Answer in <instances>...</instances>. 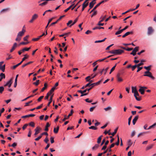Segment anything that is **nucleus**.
I'll use <instances>...</instances> for the list:
<instances>
[{
    "instance_id": "1",
    "label": "nucleus",
    "mask_w": 156,
    "mask_h": 156,
    "mask_svg": "<svg viewBox=\"0 0 156 156\" xmlns=\"http://www.w3.org/2000/svg\"><path fill=\"white\" fill-rule=\"evenodd\" d=\"M26 31L25 29L22 30L21 31L19 32L18 33L17 37L16 39V41H20L21 39V37L24 34Z\"/></svg>"
},
{
    "instance_id": "2",
    "label": "nucleus",
    "mask_w": 156,
    "mask_h": 156,
    "mask_svg": "<svg viewBox=\"0 0 156 156\" xmlns=\"http://www.w3.org/2000/svg\"><path fill=\"white\" fill-rule=\"evenodd\" d=\"M124 52V51L123 50L120 49L113 50L109 51V52L110 53L118 55H121Z\"/></svg>"
},
{
    "instance_id": "3",
    "label": "nucleus",
    "mask_w": 156,
    "mask_h": 156,
    "mask_svg": "<svg viewBox=\"0 0 156 156\" xmlns=\"http://www.w3.org/2000/svg\"><path fill=\"white\" fill-rule=\"evenodd\" d=\"M24 57L22 58V60L18 64H16V65H14L13 66V69H15L18 66L20 65L22 62L26 59H27L28 57V56L27 55H24Z\"/></svg>"
},
{
    "instance_id": "4",
    "label": "nucleus",
    "mask_w": 156,
    "mask_h": 156,
    "mask_svg": "<svg viewBox=\"0 0 156 156\" xmlns=\"http://www.w3.org/2000/svg\"><path fill=\"white\" fill-rule=\"evenodd\" d=\"M154 31V30L151 27H149L147 28V34L148 35H151Z\"/></svg>"
},
{
    "instance_id": "5",
    "label": "nucleus",
    "mask_w": 156,
    "mask_h": 156,
    "mask_svg": "<svg viewBox=\"0 0 156 156\" xmlns=\"http://www.w3.org/2000/svg\"><path fill=\"white\" fill-rule=\"evenodd\" d=\"M139 47H136L133 50L131 53H130L131 55L135 56L136 55V52L138 51Z\"/></svg>"
},
{
    "instance_id": "6",
    "label": "nucleus",
    "mask_w": 156,
    "mask_h": 156,
    "mask_svg": "<svg viewBox=\"0 0 156 156\" xmlns=\"http://www.w3.org/2000/svg\"><path fill=\"white\" fill-rule=\"evenodd\" d=\"M38 17V15L36 14H34L32 16L31 19L29 21L30 23H32L34 20L36 19Z\"/></svg>"
},
{
    "instance_id": "7",
    "label": "nucleus",
    "mask_w": 156,
    "mask_h": 156,
    "mask_svg": "<svg viewBox=\"0 0 156 156\" xmlns=\"http://www.w3.org/2000/svg\"><path fill=\"white\" fill-rule=\"evenodd\" d=\"M128 27H129L128 26H126L123 29L120 30L119 31L116 32L115 33V34L117 35L121 34L123 31L127 29L128 28Z\"/></svg>"
},
{
    "instance_id": "8",
    "label": "nucleus",
    "mask_w": 156,
    "mask_h": 156,
    "mask_svg": "<svg viewBox=\"0 0 156 156\" xmlns=\"http://www.w3.org/2000/svg\"><path fill=\"white\" fill-rule=\"evenodd\" d=\"M45 135H46L47 136H48V134L47 132H43L41 133L40 136H39L37 138H35V140L36 141H38L42 137V136Z\"/></svg>"
},
{
    "instance_id": "9",
    "label": "nucleus",
    "mask_w": 156,
    "mask_h": 156,
    "mask_svg": "<svg viewBox=\"0 0 156 156\" xmlns=\"http://www.w3.org/2000/svg\"><path fill=\"white\" fill-rule=\"evenodd\" d=\"M134 95L136 100L138 101H140L141 100V99L140 97L139 98L137 97L138 96H139V94L138 91L136 93H134Z\"/></svg>"
},
{
    "instance_id": "10",
    "label": "nucleus",
    "mask_w": 156,
    "mask_h": 156,
    "mask_svg": "<svg viewBox=\"0 0 156 156\" xmlns=\"http://www.w3.org/2000/svg\"><path fill=\"white\" fill-rule=\"evenodd\" d=\"M65 16V15H63L61 16L60 18L58 19L55 22L52 23H51L50 25V26H52V25H54L56 23H57L63 17Z\"/></svg>"
},
{
    "instance_id": "11",
    "label": "nucleus",
    "mask_w": 156,
    "mask_h": 156,
    "mask_svg": "<svg viewBox=\"0 0 156 156\" xmlns=\"http://www.w3.org/2000/svg\"><path fill=\"white\" fill-rule=\"evenodd\" d=\"M41 130V128L39 127H37L36 129H35V133L34 134L35 135H36L38 134L40 131Z\"/></svg>"
},
{
    "instance_id": "12",
    "label": "nucleus",
    "mask_w": 156,
    "mask_h": 156,
    "mask_svg": "<svg viewBox=\"0 0 156 156\" xmlns=\"http://www.w3.org/2000/svg\"><path fill=\"white\" fill-rule=\"evenodd\" d=\"M144 76H147L151 78L152 79L154 80L155 79V78L154 77L152 76V74L151 73L149 72V73H148L147 74H145L144 75Z\"/></svg>"
},
{
    "instance_id": "13",
    "label": "nucleus",
    "mask_w": 156,
    "mask_h": 156,
    "mask_svg": "<svg viewBox=\"0 0 156 156\" xmlns=\"http://www.w3.org/2000/svg\"><path fill=\"white\" fill-rule=\"evenodd\" d=\"M12 79L11 78L7 83L4 85L5 86H8L9 87H10L12 85Z\"/></svg>"
},
{
    "instance_id": "14",
    "label": "nucleus",
    "mask_w": 156,
    "mask_h": 156,
    "mask_svg": "<svg viewBox=\"0 0 156 156\" xmlns=\"http://www.w3.org/2000/svg\"><path fill=\"white\" fill-rule=\"evenodd\" d=\"M17 44L16 43H14L13 46L12 47V49L10 50V52H12L17 47Z\"/></svg>"
},
{
    "instance_id": "15",
    "label": "nucleus",
    "mask_w": 156,
    "mask_h": 156,
    "mask_svg": "<svg viewBox=\"0 0 156 156\" xmlns=\"http://www.w3.org/2000/svg\"><path fill=\"white\" fill-rule=\"evenodd\" d=\"M133 33V32L132 31L128 32L126 33L124 35L122 36L123 38L125 37L126 36L130 34H132Z\"/></svg>"
},
{
    "instance_id": "16",
    "label": "nucleus",
    "mask_w": 156,
    "mask_h": 156,
    "mask_svg": "<svg viewBox=\"0 0 156 156\" xmlns=\"http://www.w3.org/2000/svg\"><path fill=\"white\" fill-rule=\"evenodd\" d=\"M138 117L139 116L138 115H136L135 116L134 118L133 119V125H134L136 123L138 118Z\"/></svg>"
},
{
    "instance_id": "17",
    "label": "nucleus",
    "mask_w": 156,
    "mask_h": 156,
    "mask_svg": "<svg viewBox=\"0 0 156 156\" xmlns=\"http://www.w3.org/2000/svg\"><path fill=\"white\" fill-rule=\"evenodd\" d=\"M88 3H86L84 2L83 3V7L82 9V11H83L84 9L85 8H86L88 5Z\"/></svg>"
},
{
    "instance_id": "18",
    "label": "nucleus",
    "mask_w": 156,
    "mask_h": 156,
    "mask_svg": "<svg viewBox=\"0 0 156 156\" xmlns=\"http://www.w3.org/2000/svg\"><path fill=\"white\" fill-rule=\"evenodd\" d=\"M140 88L139 90V91L140 93L141 94H143L144 93L145 89H143V87H142L141 86H140Z\"/></svg>"
},
{
    "instance_id": "19",
    "label": "nucleus",
    "mask_w": 156,
    "mask_h": 156,
    "mask_svg": "<svg viewBox=\"0 0 156 156\" xmlns=\"http://www.w3.org/2000/svg\"><path fill=\"white\" fill-rule=\"evenodd\" d=\"M113 56V55H109V56H107V57H105V58H103V59H99V60H97V62H98H98H101L103 61H104V60H105V59H107V58H110V57H112V56Z\"/></svg>"
},
{
    "instance_id": "20",
    "label": "nucleus",
    "mask_w": 156,
    "mask_h": 156,
    "mask_svg": "<svg viewBox=\"0 0 156 156\" xmlns=\"http://www.w3.org/2000/svg\"><path fill=\"white\" fill-rule=\"evenodd\" d=\"M5 69V65L2 66L0 65V70H1L2 72H4Z\"/></svg>"
},
{
    "instance_id": "21",
    "label": "nucleus",
    "mask_w": 156,
    "mask_h": 156,
    "mask_svg": "<svg viewBox=\"0 0 156 156\" xmlns=\"http://www.w3.org/2000/svg\"><path fill=\"white\" fill-rule=\"evenodd\" d=\"M101 4V2H100V3H98V4H97L94 7V8L91 11V12H90V13H91V12H93V11H94Z\"/></svg>"
},
{
    "instance_id": "22",
    "label": "nucleus",
    "mask_w": 156,
    "mask_h": 156,
    "mask_svg": "<svg viewBox=\"0 0 156 156\" xmlns=\"http://www.w3.org/2000/svg\"><path fill=\"white\" fill-rule=\"evenodd\" d=\"M118 129V128H116L114 130V131L112 133H109L108 135H112V136H113L115 135Z\"/></svg>"
},
{
    "instance_id": "23",
    "label": "nucleus",
    "mask_w": 156,
    "mask_h": 156,
    "mask_svg": "<svg viewBox=\"0 0 156 156\" xmlns=\"http://www.w3.org/2000/svg\"><path fill=\"white\" fill-rule=\"evenodd\" d=\"M132 92L133 93H135L137 92L136 90V87H132Z\"/></svg>"
},
{
    "instance_id": "24",
    "label": "nucleus",
    "mask_w": 156,
    "mask_h": 156,
    "mask_svg": "<svg viewBox=\"0 0 156 156\" xmlns=\"http://www.w3.org/2000/svg\"><path fill=\"white\" fill-rule=\"evenodd\" d=\"M50 126V124L49 123V122H47L46 123V125L45 126V128L44 129L45 131H48V127H49Z\"/></svg>"
},
{
    "instance_id": "25",
    "label": "nucleus",
    "mask_w": 156,
    "mask_h": 156,
    "mask_svg": "<svg viewBox=\"0 0 156 156\" xmlns=\"http://www.w3.org/2000/svg\"><path fill=\"white\" fill-rule=\"evenodd\" d=\"M53 95H54V94H53L51 96L50 98V100H49V101L47 105V106H49L50 104L51 103V102H52V98L53 96Z\"/></svg>"
},
{
    "instance_id": "26",
    "label": "nucleus",
    "mask_w": 156,
    "mask_h": 156,
    "mask_svg": "<svg viewBox=\"0 0 156 156\" xmlns=\"http://www.w3.org/2000/svg\"><path fill=\"white\" fill-rule=\"evenodd\" d=\"M59 129V126H57L56 128H54V132L55 133H57Z\"/></svg>"
},
{
    "instance_id": "27",
    "label": "nucleus",
    "mask_w": 156,
    "mask_h": 156,
    "mask_svg": "<svg viewBox=\"0 0 156 156\" xmlns=\"http://www.w3.org/2000/svg\"><path fill=\"white\" fill-rule=\"evenodd\" d=\"M102 80H100L98 81V82L92 83V85H93L97 86L100 84L101 82L102 81Z\"/></svg>"
},
{
    "instance_id": "28",
    "label": "nucleus",
    "mask_w": 156,
    "mask_h": 156,
    "mask_svg": "<svg viewBox=\"0 0 156 156\" xmlns=\"http://www.w3.org/2000/svg\"><path fill=\"white\" fill-rule=\"evenodd\" d=\"M102 80H100L98 81V82L92 83V85H93L97 86L100 84L101 82L102 81Z\"/></svg>"
},
{
    "instance_id": "29",
    "label": "nucleus",
    "mask_w": 156,
    "mask_h": 156,
    "mask_svg": "<svg viewBox=\"0 0 156 156\" xmlns=\"http://www.w3.org/2000/svg\"><path fill=\"white\" fill-rule=\"evenodd\" d=\"M149 132L147 131L146 132H143L141 133L138 134V135H137V137H139L141 136H143L144 134L148 133Z\"/></svg>"
},
{
    "instance_id": "30",
    "label": "nucleus",
    "mask_w": 156,
    "mask_h": 156,
    "mask_svg": "<svg viewBox=\"0 0 156 156\" xmlns=\"http://www.w3.org/2000/svg\"><path fill=\"white\" fill-rule=\"evenodd\" d=\"M55 87H53L51 89V90L49 92H48V93H49V94H50V95H51V94L55 90Z\"/></svg>"
},
{
    "instance_id": "31",
    "label": "nucleus",
    "mask_w": 156,
    "mask_h": 156,
    "mask_svg": "<svg viewBox=\"0 0 156 156\" xmlns=\"http://www.w3.org/2000/svg\"><path fill=\"white\" fill-rule=\"evenodd\" d=\"M156 126V123H154L153 125H152L150 126L147 129H154V128L155 126Z\"/></svg>"
},
{
    "instance_id": "32",
    "label": "nucleus",
    "mask_w": 156,
    "mask_h": 156,
    "mask_svg": "<svg viewBox=\"0 0 156 156\" xmlns=\"http://www.w3.org/2000/svg\"><path fill=\"white\" fill-rule=\"evenodd\" d=\"M152 66L151 65H150L149 66H144V68L147 70L148 71H149L151 70V67Z\"/></svg>"
},
{
    "instance_id": "33",
    "label": "nucleus",
    "mask_w": 156,
    "mask_h": 156,
    "mask_svg": "<svg viewBox=\"0 0 156 156\" xmlns=\"http://www.w3.org/2000/svg\"><path fill=\"white\" fill-rule=\"evenodd\" d=\"M0 79L2 80L3 79H5V75L4 73H1L0 74Z\"/></svg>"
},
{
    "instance_id": "34",
    "label": "nucleus",
    "mask_w": 156,
    "mask_h": 156,
    "mask_svg": "<svg viewBox=\"0 0 156 156\" xmlns=\"http://www.w3.org/2000/svg\"><path fill=\"white\" fill-rule=\"evenodd\" d=\"M74 4H73L71 5L70 6H69L68 8L64 10V12H66L67 11H68L74 5Z\"/></svg>"
},
{
    "instance_id": "35",
    "label": "nucleus",
    "mask_w": 156,
    "mask_h": 156,
    "mask_svg": "<svg viewBox=\"0 0 156 156\" xmlns=\"http://www.w3.org/2000/svg\"><path fill=\"white\" fill-rule=\"evenodd\" d=\"M30 49V47L28 48H25L21 50V51L23 52H24L25 51H28Z\"/></svg>"
},
{
    "instance_id": "36",
    "label": "nucleus",
    "mask_w": 156,
    "mask_h": 156,
    "mask_svg": "<svg viewBox=\"0 0 156 156\" xmlns=\"http://www.w3.org/2000/svg\"><path fill=\"white\" fill-rule=\"evenodd\" d=\"M47 87V84L45 83L44 84V87L41 90V92H43Z\"/></svg>"
},
{
    "instance_id": "37",
    "label": "nucleus",
    "mask_w": 156,
    "mask_h": 156,
    "mask_svg": "<svg viewBox=\"0 0 156 156\" xmlns=\"http://www.w3.org/2000/svg\"><path fill=\"white\" fill-rule=\"evenodd\" d=\"M10 8H7L5 9H2L1 11V12H5L7 11H8L10 10Z\"/></svg>"
},
{
    "instance_id": "38",
    "label": "nucleus",
    "mask_w": 156,
    "mask_h": 156,
    "mask_svg": "<svg viewBox=\"0 0 156 156\" xmlns=\"http://www.w3.org/2000/svg\"><path fill=\"white\" fill-rule=\"evenodd\" d=\"M106 39V38H105L104 39L101 40H98V41H96L94 42V43H100L104 41Z\"/></svg>"
},
{
    "instance_id": "39",
    "label": "nucleus",
    "mask_w": 156,
    "mask_h": 156,
    "mask_svg": "<svg viewBox=\"0 0 156 156\" xmlns=\"http://www.w3.org/2000/svg\"><path fill=\"white\" fill-rule=\"evenodd\" d=\"M83 0H80L77 3L76 5H74L73 6V7L71 9V10H73L74 9V8L79 4L81 2H82V1H83Z\"/></svg>"
},
{
    "instance_id": "40",
    "label": "nucleus",
    "mask_w": 156,
    "mask_h": 156,
    "mask_svg": "<svg viewBox=\"0 0 156 156\" xmlns=\"http://www.w3.org/2000/svg\"><path fill=\"white\" fill-rule=\"evenodd\" d=\"M116 78L118 82H122L123 81V79L121 77H116Z\"/></svg>"
},
{
    "instance_id": "41",
    "label": "nucleus",
    "mask_w": 156,
    "mask_h": 156,
    "mask_svg": "<svg viewBox=\"0 0 156 156\" xmlns=\"http://www.w3.org/2000/svg\"><path fill=\"white\" fill-rule=\"evenodd\" d=\"M102 135L100 137H98V139L97 140V143L98 144H99L100 142H101V139H102Z\"/></svg>"
},
{
    "instance_id": "42",
    "label": "nucleus",
    "mask_w": 156,
    "mask_h": 156,
    "mask_svg": "<svg viewBox=\"0 0 156 156\" xmlns=\"http://www.w3.org/2000/svg\"><path fill=\"white\" fill-rule=\"evenodd\" d=\"M78 20V17H77L74 21L73 22L71 25H70L69 27H71L72 26L74 25L75 23H76V22H77V21Z\"/></svg>"
},
{
    "instance_id": "43",
    "label": "nucleus",
    "mask_w": 156,
    "mask_h": 156,
    "mask_svg": "<svg viewBox=\"0 0 156 156\" xmlns=\"http://www.w3.org/2000/svg\"><path fill=\"white\" fill-rule=\"evenodd\" d=\"M104 29V27H96L93 28V30H95L97 29Z\"/></svg>"
},
{
    "instance_id": "44",
    "label": "nucleus",
    "mask_w": 156,
    "mask_h": 156,
    "mask_svg": "<svg viewBox=\"0 0 156 156\" xmlns=\"http://www.w3.org/2000/svg\"><path fill=\"white\" fill-rule=\"evenodd\" d=\"M99 147V145L98 144H96L95 145L94 147H93L92 148V149L93 150H94L95 149H97Z\"/></svg>"
},
{
    "instance_id": "45",
    "label": "nucleus",
    "mask_w": 156,
    "mask_h": 156,
    "mask_svg": "<svg viewBox=\"0 0 156 156\" xmlns=\"http://www.w3.org/2000/svg\"><path fill=\"white\" fill-rule=\"evenodd\" d=\"M89 129H92L93 130H96L97 128L94 126H91L89 127Z\"/></svg>"
},
{
    "instance_id": "46",
    "label": "nucleus",
    "mask_w": 156,
    "mask_h": 156,
    "mask_svg": "<svg viewBox=\"0 0 156 156\" xmlns=\"http://www.w3.org/2000/svg\"><path fill=\"white\" fill-rule=\"evenodd\" d=\"M39 81L40 80H37L36 82H34L33 84L36 86H37L39 84Z\"/></svg>"
},
{
    "instance_id": "47",
    "label": "nucleus",
    "mask_w": 156,
    "mask_h": 156,
    "mask_svg": "<svg viewBox=\"0 0 156 156\" xmlns=\"http://www.w3.org/2000/svg\"><path fill=\"white\" fill-rule=\"evenodd\" d=\"M48 3V2H44L42 3H41L39 5L41 6H43L44 5H46Z\"/></svg>"
},
{
    "instance_id": "48",
    "label": "nucleus",
    "mask_w": 156,
    "mask_h": 156,
    "mask_svg": "<svg viewBox=\"0 0 156 156\" xmlns=\"http://www.w3.org/2000/svg\"><path fill=\"white\" fill-rule=\"evenodd\" d=\"M29 125L32 127H34L35 126V123L34 122H31L29 123Z\"/></svg>"
},
{
    "instance_id": "49",
    "label": "nucleus",
    "mask_w": 156,
    "mask_h": 156,
    "mask_svg": "<svg viewBox=\"0 0 156 156\" xmlns=\"http://www.w3.org/2000/svg\"><path fill=\"white\" fill-rule=\"evenodd\" d=\"M132 116H131L128 119V124L129 125L130 124L132 118Z\"/></svg>"
},
{
    "instance_id": "50",
    "label": "nucleus",
    "mask_w": 156,
    "mask_h": 156,
    "mask_svg": "<svg viewBox=\"0 0 156 156\" xmlns=\"http://www.w3.org/2000/svg\"><path fill=\"white\" fill-rule=\"evenodd\" d=\"M133 143L131 141V140H129L128 141V144L129 146H131L132 144Z\"/></svg>"
},
{
    "instance_id": "51",
    "label": "nucleus",
    "mask_w": 156,
    "mask_h": 156,
    "mask_svg": "<svg viewBox=\"0 0 156 156\" xmlns=\"http://www.w3.org/2000/svg\"><path fill=\"white\" fill-rule=\"evenodd\" d=\"M90 86H91V87L89 88V89H87V91H88V92H89V91L91 90L92 89L93 87H94V86H95V85H92V84H91L90 85Z\"/></svg>"
},
{
    "instance_id": "52",
    "label": "nucleus",
    "mask_w": 156,
    "mask_h": 156,
    "mask_svg": "<svg viewBox=\"0 0 156 156\" xmlns=\"http://www.w3.org/2000/svg\"><path fill=\"white\" fill-rule=\"evenodd\" d=\"M64 117V118L62 120V121H65L66 120L68 119L69 118L68 116H67L66 115H65Z\"/></svg>"
},
{
    "instance_id": "53",
    "label": "nucleus",
    "mask_w": 156,
    "mask_h": 156,
    "mask_svg": "<svg viewBox=\"0 0 156 156\" xmlns=\"http://www.w3.org/2000/svg\"><path fill=\"white\" fill-rule=\"evenodd\" d=\"M4 90V87H0V93H2Z\"/></svg>"
},
{
    "instance_id": "54",
    "label": "nucleus",
    "mask_w": 156,
    "mask_h": 156,
    "mask_svg": "<svg viewBox=\"0 0 156 156\" xmlns=\"http://www.w3.org/2000/svg\"><path fill=\"white\" fill-rule=\"evenodd\" d=\"M111 109V107H108L106 108H104V109L106 111H107L108 110H110Z\"/></svg>"
},
{
    "instance_id": "55",
    "label": "nucleus",
    "mask_w": 156,
    "mask_h": 156,
    "mask_svg": "<svg viewBox=\"0 0 156 156\" xmlns=\"http://www.w3.org/2000/svg\"><path fill=\"white\" fill-rule=\"evenodd\" d=\"M94 5H93V4L91 2H90L89 4L90 9L92 8Z\"/></svg>"
},
{
    "instance_id": "56",
    "label": "nucleus",
    "mask_w": 156,
    "mask_h": 156,
    "mask_svg": "<svg viewBox=\"0 0 156 156\" xmlns=\"http://www.w3.org/2000/svg\"><path fill=\"white\" fill-rule=\"evenodd\" d=\"M50 141L51 144L53 143L54 142V138L52 137H51L50 138Z\"/></svg>"
},
{
    "instance_id": "57",
    "label": "nucleus",
    "mask_w": 156,
    "mask_h": 156,
    "mask_svg": "<svg viewBox=\"0 0 156 156\" xmlns=\"http://www.w3.org/2000/svg\"><path fill=\"white\" fill-rule=\"evenodd\" d=\"M80 93L81 94V95H80V97H82L84 96H85V95H87L88 94V92L87 93H84V94L83 92H82V93Z\"/></svg>"
},
{
    "instance_id": "58",
    "label": "nucleus",
    "mask_w": 156,
    "mask_h": 156,
    "mask_svg": "<svg viewBox=\"0 0 156 156\" xmlns=\"http://www.w3.org/2000/svg\"><path fill=\"white\" fill-rule=\"evenodd\" d=\"M44 98L43 96H40L38 99H37V101L38 102L40 101L41 99Z\"/></svg>"
},
{
    "instance_id": "59",
    "label": "nucleus",
    "mask_w": 156,
    "mask_h": 156,
    "mask_svg": "<svg viewBox=\"0 0 156 156\" xmlns=\"http://www.w3.org/2000/svg\"><path fill=\"white\" fill-rule=\"evenodd\" d=\"M135 133H136V132H135V131L133 130L131 133V136L132 137H133L135 135Z\"/></svg>"
},
{
    "instance_id": "60",
    "label": "nucleus",
    "mask_w": 156,
    "mask_h": 156,
    "mask_svg": "<svg viewBox=\"0 0 156 156\" xmlns=\"http://www.w3.org/2000/svg\"><path fill=\"white\" fill-rule=\"evenodd\" d=\"M115 66H114L111 69L109 73V74H111L114 71V70L115 69Z\"/></svg>"
},
{
    "instance_id": "61",
    "label": "nucleus",
    "mask_w": 156,
    "mask_h": 156,
    "mask_svg": "<svg viewBox=\"0 0 156 156\" xmlns=\"http://www.w3.org/2000/svg\"><path fill=\"white\" fill-rule=\"evenodd\" d=\"M85 101L87 102H88V103H91V102H92V100H89V98H87L86 99H85Z\"/></svg>"
},
{
    "instance_id": "62",
    "label": "nucleus",
    "mask_w": 156,
    "mask_h": 156,
    "mask_svg": "<svg viewBox=\"0 0 156 156\" xmlns=\"http://www.w3.org/2000/svg\"><path fill=\"white\" fill-rule=\"evenodd\" d=\"M109 67H107V68H106L105 69V70H104V71H105L104 73V75H105L106 74L107 72V70H108V69H109Z\"/></svg>"
},
{
    "instance_id": "63",
    "label": "nucleus",
    "mask_w": 156,
    "mask_h": 156,
    "mask_svg": "<svg viewBox=\"0 0 156 156\" xmlns=\"http://www.w3.org/2000/svg\"><path fill=\"white\" fill-rule=\"evenodd\" d=\"M92 33V31H91L88 30L85 32V34H89L91 33Z\"/></svg>"
},
{
    "instance_id": "64",
    "label": "nucleus",
    "mask_w": 156,
    "mask_h": 156,
    "mask_svg": "<svg viewBox=\"0 0 156 156\" xmlns=\"http://www.w3.org/2000/svg\"><path fill=\"white\" fill-rule=\"evenodd\" d=\"M32 102V101H31L29 102H27L25 103V106H28L29 105V104L31 103Z\"/></svg>"
}]
</instances>
